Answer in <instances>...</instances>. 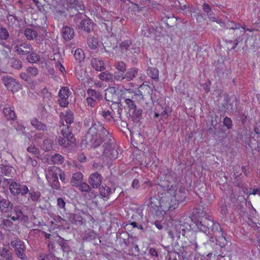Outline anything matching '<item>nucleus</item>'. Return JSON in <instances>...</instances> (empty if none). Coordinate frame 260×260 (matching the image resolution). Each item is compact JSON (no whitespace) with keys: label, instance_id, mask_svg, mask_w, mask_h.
Wrapping results in <instances>:
<instances>
[{"label":"nucleus","instance_id":"nucleus-1","mask_svg":"<svg viewBox=\"0 0 260 260\" xmlns=\"http://www.w3.org/2000/svg\"><path fill=\"white\" fill-rule=\"evenodd\" d=\"M82 143L89 144L93 148L102 146V153L111 159H115L118 157L117 146L114 142L109 132L103 124L97 122H92L91 126L84 136Z\"/></svg>","mask_w":260,"mask_h":260},{"label":"nucleus","instance_id":"nucleus-2","mask_svg":"<svg viewBox=\"0 0 260 260\" xmlns=\"http://www.w3.org/2000/svg\"><path fill=\"white\" fill-rule=\"evenodd\" d=\"M119 48L122 53L125 54L128 57H131V54H138L140 52L139 48L133 45L132 41L131 39L122 41L120 44Z\"/></svg>","mask_w":260,"mask_h":260},{"label":"nucleus","instance_id":"nucleus-3","mask_svg":"<svg viewBox=\"0 0 260 260\" xmlns=\"http://www.w3.org/2000/svg\"><path fill=\"white\" fill-rule=\"evenodd\" d=\"M213 225V220L211 216L205 215L199 217L196 222V225L201 231L207 234L208 229Z\"/></svg>","mask_w":260,"mask_h":260},{"label":"nucleus","instance_id":"nucleus-4","mask_svg":"<svg viewBox=\"0 0 260 260\" xmlns=\"http://www.w3.org/2000/svg\"><path fill=\"white\" fill-rule=\"evenodd\" d=\"M88 97L86 98V101L88 106L90 107H95L98 102L103 99L102 93L97 90L92 88H89L87 91Z\"/></svg>","mask_w":260,"mask_h":260},{"label":"nucleus","instance_id":"nucleus-5","mask_svg":"<svg viewBox=\"0 0 260 260\" xmlns=\"http://www.w3.org/2000/svg\"><path fill=\"white\" fill-rule=\"evenodd\" d=\"M192 219L190 216H184L181 217L179 221H176L175 225L179 231L182 232V233L181 234L184 236L186 231H189L190 229V223Z\"/></svg>","mask_w":260,"mask_h":260},{"label":"nucleus","instance_id":"nucleus-6","mask_svg":"<svg viewBox=\"0 0 260 260\" xmlns=\"http://www.w3.org/2000/svg\"><path fill=\"white\" fill-rule=\"evenodd\" d=\"M11 193L14 196L21 195L23 196L27 194L29 189L27 186L16 182H12L9 186Z\"/></svg>","mask_w":260,"mask_h":260},{"label":"nucleus","instance_id":"nucleus-7","mask_svg":"<svg viewBox=\"0 0 260 260\" xmlns=\"http://www.w3.org/2000/svg\"><path fill=\"white\" fill-rule=\"evenodd\" d=\"M76 187L82 193H87L85 194V197L88 200L94 199L97 196V192L92 189L91 186L84 181Z\"/></svg>","mask_w":260,"mask_h":260},{"label":"nucleus","instance_id":"nucleus-8","mask_svg":"<svg viewBox=\"0 0 260 260\" xmlns=\"http://www.w3.org/2000/svg\"><path fill=\"white\" fill-rule=\"evenodd\" d=\"M11 246L14 248L17 256L21 259H25L26 256L24 253V243L18 238H15L11 242Z\"/></svg>","mask_w":260,"mask_h":260},{"label":"nucleus","instance_id":"nucleus-9","mask_svg":"<svg viewBox=\"0 0 260 260\" xmlns=\"http://www.w3.org/2000/svg\"><path fill=\"white\" fill-rule=\"evenodd\" d=\"M2 81L6 87L12 92H16L20 89L21 85L11 76L6 75L2 77Z\"/></svg>","mask_w":260,"mask_h":260},{"label":"nucleus","instance_id":"nucleus-10","mask_svg":"<svg viewBox=\"0 0 260 260\" xmlns=\"http://www.w3.org/2000/svg\"><path fill=\"white\" fill-rule=\"evenodd\" d=\"M175 188V187L172 185L171 188L169 189L168 192L170 194L173 193L175 200L178 203L183 202L186 198L185 188L181 187L178 189Z\"/></svg>","mask_w":260,"mask_h":260},{"label":"nucleus","instance_id":"nucleus-11","mask_svg":"<svg viewBox=\"0 0 260 260\" xmlns=\"http://www.w3.org/2000/svg\"><path fill=\"white\" fill-rule=\"evenodd\" d=\"M105 100L107 101L117 103L119 101L118 89L115 87H110L105 90Z\"/></svg>","mask_w":260,"mask_h":260},{"label":"nucleus","instance_id":"nucleus-12","mask_svg":"<svg viewBox=\"0 0 260 260\" xmlns=\"http://www.w3.org/2000/svg\"><path fill=\"white\" fill-rule=\"evenodd\" d=\"M206 235L210 237V241L214 242L213 237H219L223 235L224 232L222 231L220 224L217 222H213V225H212L210 228L208 229Z\"/></svg>","mask_w":260,"mask_h":260},{"label":"nucleus","instance_id":"nucleus-13","mask_svg":"<svg viewBox=\"0 0 260 260\" xmlns=\"http://www.w3.org/2000/svg\"><path fill=\"white\" fill-rule=\"evenodd\" d=\"M32 51V47L28 43H22L14 47V51L20 56L27 55Z\"/></svg>","mask_w":260,"mask_h":260},{"label":"nucleus","instance_id":"nucleus-14","mask_svg":"<svg viewBox=\"0 0 260 260\" xmlns=\"http://www.w3.org/2000/svg\"><path fill=\"white\" fill-rule=\"evenodd\" d=\"M103 177L102 175L96 172L90 174L88 182L92 188H98L101 186Z\"/></svg>","mask_w":260,"mask_h":260},{"label":"nucleus","instance_id":"nucleus-15","mask_svg":"<svg viewBox=\"0 0 260 260\" xmlns=\"http://www.w3.org/2000/svg\"><path fill=\"white\" fill-rule=\"evenodd\" d=\"M76 26L86 32H90L92 28V23L89 19L81 20L78 17L75 18Z\"/></svg>","mask_w":260,"mask_h":260},{"label":"nucleus","instance_id":"nucleus-16","mask_svg":"<svg viewBox=\"0 0 260 260\" xmlns=\"http://www.w3.org/2000/svg\"><path fill=\"white\" fill-rule=\"evenodd\" d=\"M10 37L7 29L3 27L0 28V44L5 48H9L10 44H7L6 41Z\"/></svg>","mask_w":260,"mask_h":260},{"label":"nucleus","instance_id":"nucleus-17","mask_svg":"<svg viewBox=\"0 0 260 260\" xmlns=\"http://www.w3.org/2000/svg\"><path fill=\"white\" fill-rule=\"evenodd\" d=\"M58 142L60 146L68 147L69 146L75 143V139L74 137H61L58 138Z\"/></svg>","mask_w":260,"mask_h":260},{"label":"nucleus","instance_id":"nucleus-18","mask_svg":"<svg viewBox=\"0 0 260 260\" xmlns=\"http://www.w3.org/2000/svg\"><path fill=\"white\" fill-rule=\"evenodd\" d=\"M60 121L63 120L66 122V124L70 125L74 122V118L73 113L70 110H67L64 112H61L60 115Z\"/></svg>","mask_w":260,"mask_h":260},{"label":"nucleus","instance_id":"nucleus-19","mask_svg":"<svg viewBox=\"0 0 260 260\" xmlns=\"http://www.w3.org/2000/svg\"><path fill=\"white\" fill-rule=\"evenodd\" d=\"M13 204L7 199L0 197V210L3 213H7L12 209Z\"/></svg>","mask_w":260,"mask_h":260},{"label":"nucleus","instance_id":"nucleus-20","mask_svg":"<svg viewBox=\"0 0 260 260\" xmlns=\"http://www.w3.org/2000/svg\"><path fill=\"white\" fill-rule=\"evenodd\" d=\"M83 181V175L81 172L75 173L72 175L70 183L72 186L77 187Z\"/></svg>","mask_w":260,"mask_h":260},{"label":"nucleus","instance_id":"nucleus-21","mask_svg":"<svg viewBox=\"0 0 260 260\" xmlns=\"http://www.w3.org/2000/svg\"><path fill=\"white\" fill-rule=\"evenodd\" d=\"M139 69L133 67L129 69L127 72H124L125 81L127 82L133 80L138 75Z\"/></svg>","mask_w":260,"mask_h":260},{"label":"nucleus","instance_id":"nucleus-22","mask_svg":"<svg viewBox=\"0 0 260 260\" xmlns=\"http://www.w3.org/2000/svg\"><path fill=\"white\" fill-rule=\"evenodd\" d=\"M62 35L65 40H71L74 37V30L70 27L66 26L62 28Z\"/></svg>","mask_w":260,"mask_h":260},{"label":"nucleus","instance_id":"nucleus-23","mask_svg":"<svg viewBox=\"0 0 260 260\" xmlns=\"http://www.w3.org/2000/svg\"><path fill=\"white\" fill-rule=\"evenodd\" d=\"M91 64L95 70L98 71H102L105 69L103 61L98 58H92L91 60Z\"/></svg>","mask_w":260,"mask_h":260},{"label":"nucleus","instance_id":"nucleus-24","mask_svg":"<svg viewBox=\"0 0 260 260\" xmlns=\"http://www.w3.org/2000/svg\"><path fill=\"white\" fill-rule=\"evenodd\" d=\"M82 238L83 240L85 241H90L92 240H94L96 239L99 240L98 235H97L93 230L86 231L83 235Z\"/></svg>","mask_w":260,"mask_h":260},{"label":"nucleus","instance_id":"nucleus-25","mask_svg":"<svg viewBox=\"0 0 260 260\" xmlns=\"http://www.w3.org/2000/svg\"><path fill=\"white\" fill-rule=\"evenodd\" d=\"M31 125L39 131H47L46 125L41 121H39L36 118L34 117L30 120Z\"/></svg>","mask_w":260,"mask_h":260},{"label":"nucleus","instance_id":"nucleus-26","mask_svg":"<svg viewBox=\"0 0 260 260\" xmlns=\"http://www.w3.org/2000/svg\"><path fill=\"white\" fill-rule=\"evenodd\" d=\"M0 256L5 260H13V254L8 248L5 247H0Z\"/></svg>","mask_w":260,"mask_h":260},{"label":"nucleus","instance_id":"nucleus-27","mask_svg":"<svg viewBox=\"0 0 260 260\" xmlns=\"http://www.w3.org/2000/svg\"><path fill=\"white\" fill-rule=\"evenodd\" d=\"M59 123L61 124L62 128L61 129V134L63 137H74L72 129L70 125L64 124V121H60Z\"/></svg>","mask_w":260,"mask_h":260},{"label":"nucleus","instance_id":"nucleus-28","mask_svg":"<svg viewBox=\"0 0 260 260\" xmlns=\"http://www.w3.org/2000/svg\"><path fill=\"white\" fill-rule=\"evenodd\" d=\"M9 64L12 68L17 70H21L23 67L22 61L19 59L15 57L10 59Z\"/></svg>","mask_w":260,"mask_h":260},{"label":"nucleus","instance_id":"nucleus-29","mask_svg":"<svg viewBox=\"0 0 260 260\" xmlns=\"http://www.w3.org/2000/svg\"><path fill=\"white\" fill-rule=\"evenodd\" d=\"M58 236L59 239L57 241V243L61 246L63 252H69L71 250V248L67 240H64L59 236Z\"/></svg>","mask_w":260,"mask_h":260},{"label":"nucleus","instance_id":"nucleus-30","mask_svg":"<svg viewBox=\"0 0 260 260\" xmlns=\"http://www.w3.org/2000/svg\"><path fill=\"white\" fill-rule=\"evenodd\" d=\"M99 78L102 81L106 82H113V75L108 71L102 72L99 75Z\"/></svg>","mask_w":260,"mask_h":260},{"label":"nucleus","instance_id":"nucleus-31","mask_svg":"<svg viewBox=\"0 0 260 260\" xmlns=\"http://www.w3.org/2000/svg\"><path fill=\"white\" fill-rule=\"evenodd\" d=\"M28 193L29 197L28 200H30L34 203L40 202L41 197V193L40 191L31 190L29 192L28 191Z\"/></svg>","mask_w":260,"mask_h":260},{"label":"nucleus","instance_id":"nucleus-32","mask_svg":"<svg viewBox=\"0 0 260 260\" xmlns=\"http://www.w3.org/2000/svg\"><path fill=\"white\" fill-rule=\"evenodd\" d=\"M24 34L26 39L29 40H34L38 36L37 32L35 30L29 28L25 29Z\"/></svg>","mask_w":260,"mask_h":260},{"label":"nucleus","instance_id":"nucleus-33","mask_svg":"<svg viewBox=\"0 0 260 260\" xmlns=\"http://www.w3.org/2000/svg\"><path fill=\"white\" fill-rule=\"evenodd\" d=\"M69 218L72 222H74L75 224H82V217L79 213L70 214Z\"/></svg>","mask_w":260,"mask_h":260},{"label":"nucleus","instance_id":"nucleus-34","mask_svg":"<svg viewBox=\"0 0 260 260\" xmlns=\"http://www.w3.org/2000/svg\"><path fill=\"white\" fill-rule=\"evenodd\" d=\"M63 157L59 154L56 153L51 158V164L61 165L63 162Z\"/></svg>","mask_w":260,"mask_h":260},{"label":"nucleus","instance_id":"nucleus-35","mask_svg":"<svg viewBox=\"0 0 260 260\" xmlns=\"http://www.w3.org/2000/svg\"><path fill=\"white\" fill-rule=\"evenodd\" d=\"M26 59L30 63L38 62L40 61V57L37 53H34L33 50L27 54Z\"/></svg>","mask_w":260,"mask_h":260},{"label":"nucleus","instance_id":"nucleus-36","mask_svg":"<svg viewBox=\"0 0 260 260\" xmlns=\"http://www.w3.org/2000/svg\"><path fill=\"white\" fill-rule=\"evenodd\" d=\"M113 191L108 186H102L100 188V193L104 198L108 199L109 197Z\"/></svg>","mask_w":260,"mask_h":260},{"label":"nucleus","instance_id":"nucleus-37","mask_svg":"<svg viewBox=\"0 0 260 260\" xmlns=\"http://www.w3.org/2000/svg\"><path fill=\"white\" fill-rule=\"evenodd\" d=\"M13 225V222L9 219H3L0 220V227L5 230L9 231Z\"/></svg>","mask_w":260,"mask_h":260},{"label":"nucleus","instance_id":"nucleus-38","mask_svg":"<svg viewBox=\"0 0 260 260\" xmlns=\"http://www.w3.org/2000/svg\"><path fill=\"white\" fill-rule=\"evenodd\" d=\"M13 170V168L9 165H1L0 166V172L5 176H9Z\"/></svg>","mask_w":260,"mask_h":260},{"label":"nucleus","instance_id":"nucleus-39","mask_svg":"<svg viewBox=\"0 0 260 260\" xmlns=\"http://www.w3.org/2000/svg\"><path fill=\"white\" fill-rule=\"evenodd\" d=\"M113 66L116 70L120 72L124 73L126 71V65L123 61H116Z\"/></svg>","mask_w":260,"mask_h":260},{"label":"nucleus","instance_id":"nucleus-40","mask_svg":"<svg viewBox=\"0 0 260 260\" xmlns=\"http://www.w3.org/2000/svg\"><path fill=\"white\" fill-rule=\"evenodd\" d=\"M181 233H182V232L179 231L177 228H176L175 225L174 228H172V229L168 231L169 236L173 240H174L175 237L179 238L180 235H181Z\"/></svg>","mask_w":260,"mask_h":260},{"label":"nucleus","instance_id":"nucleus-41","mask_svg":"<svg viewBox=\"0 0 260 260\" xmlns=\"http://www.w3.org/2000/svg\"><path fill=\"white\" fill-rule=\"evenodd\" d=\"M87 44L88 47L91 49H95L96 48L98 44V42L96 38L91 36H89L87 38Z\"/></svg>","mask_w":260,"mask_h":260},{"label":"nucleus","instance_id":"nucleus-42","mask_svg":"<svg viewBox=\"0 0 260 260\" xmlns=\"http://www.w3.org/2000/svg\"><path fill=\"white\" fill-rule=\"evenodd\" d=\"M3 113L5 116L8 119L14 120L15 118V112L10 108H4L3 109Z\"/></svg>","mask_w":260,"mask_h":260},{"label":"nucleus","instance_id":"nucleus-43","mask_svg":"<svg viewBox=\"0 0 260 260\" xmlns=\"http://www.w3.org/2000/svg\"><path fill=\"white\" fill-rule=\"evenodd\" d=\"M147 71L148 75L151 78L157 79L158 78V70L156 68L149 67Z\"/></svg>","mask_w":260,"mask_h":260},{"label":"nucleus","instance_id":"nucleus-44","mask_svg":"<svg viewBox=\"0 0 260 260\" xmlns=\"http://www.w3.org/2000/svg\"><path fill=\"white\" fill-rule=\"evenodd\" d=\"M69 92V89L68 87H62L59 91L58 96L60 99H68Z\"/></svg>","mask_w":260,"mask_h":260},{"label":"nucleus","instance_id":"nucleus-45","mask_svg":"<svg viewBox=\"0 0 260 260\" xmlns=\"http://www.w3.org/2000/svg\"><path fill=\"white\" fill-rule=\"evenodd\" d=\"M53 141L50 139H45L43 141L42 144V148L46 151H48L52 149Z\"/></svg>","mask_w":260,"mask_h":260},{"label":"nucleus","instance_id":"nucleus-46","mask_svg":"<svg viewBox=\"0 0 260 260\" xmlns=\"http://www.w3.org/2000/svg\"><path fill=\"white\" fill-rule=\"evenodd\" d=\"M26 71L30 78V77H36L39 74V70L34 66L28 67Z\"/></svg>","mask_w":260,"mask_h":260},{"label":"nucleus","instance_id":"nucleus-47","mask_svg":"<svg viewBox=\"0 0 260 260\" xmlns=\"http://www.w3.org/2000/svg\"><path fill=\"white\" fill-rule=\"evenodd\" d=\"M48 169L49 172H52V180H58L57 172L59 173L60 169L56 167H50Z\"/></svg>","mask_w":260,"mask_h":260},{"label":"nucleus","instance_id":"nucleus-48","mask_svg":"<svg viewBox=\"0 0 260 260\" xmlns=\"http://www.w3.org/2000/svg\"><path fill=\"white\" fill-rule=\"evenodd\" d=\"M216 239V244L219 245L221 247L225 246L226 244V240L223 235H220L219 237H215Z\"/></svg>","mask_w":260,"mask_h":260},{"label":"nucleus","instance_id":"nucleus-49","mask_svg":"<svg viewBox=\"0 0 260 260\" xmlns=\"http://www.w3.org/2000/svg\"><path fill=\"white\" fill-rule=\"evenodd\" d=\"M114 80L122 82L125 80L124 73L120 72H115L113 75V81Z\"/></svg>","mask_w":260,"mask_h":260},{"label":"nucleus","instance_id":"nucleus-50","mask_svg":"<svg viewBox=\"0 0 260 260\" xmlns=\"http://www.w3.org/2000/svg\"><path fill=\"white\" fill-rule=\"evenodd\" d=\"M8 50L4 49L0 50V55L5 59H8L10 58V54L11 52L12 47L10 45V48H7Z\"/></svg>","mask_w":260,"mask_h":260},{"label":"nucleus","instance_id":"nucleus-51","mask_svg":"<svg viewBox=\"0 0 260 260\" xmlns=\"http://www.w3.org/2000/svg\"><path fill=\"white\" fill-rule=\"evenodd\" d=\"M224 27L226 29H236L240 28V24H236L233 22H230L229 21L227 23H225Z\"/></svg>","mask_w":260,"mask_h":260},{"label":"nucleus","instance_id":"nucleus-52","mask_svg":"<svg viewBox=\"0 0 260 260\" xmlns=\"http://www.w3.org/2000/svg\"><path fill=\"white\" fill-rule=\"evenodd\" d=\"M224 103L223 104L224 107L226 110H229L230 109H233V105L231 103V98L229 95H226L224 98Z\"/></svg>","mask_w":260,"mask_h":260},{"label":"nucleus","instance_id":"nucleus-53","mask_svg":"<svg viewBox=\"0 0 260 260\" xmlns=\"http://www.w3.org/2000/svg\"><path fill=\"white\" fill-rule=\"evenodd\" d=\"M83 52L81 49H77L75 50L74 53V57L77 60L81 61L83 59Z\"/></svg>","mask_w":260,"mask_h":260},{"label":"nucleus","instance_id":"nucleus-54","mask_svg":"<svg viewBox=\"0 0 260 260\" xmlns=\"http://www.w3.org/2000/svg\"><path fill=\"white\" fill-rule=\"evenodd\" d=\"M27 150L29 152L34 154L35 156L38 157L40 154L39 149L34 145H30Z\"/></svg>","mask_w":260,"mask_h":260},{"label":"nucleus","instance_id":"nucleus-55","mask_svg":"<svg viewBox=\"0 0 260 260\" xmlns=\"http://www.w3.org/2000/svg\"><path fill=\"white\" fill-rule=\"evenodd\" d=\"M43 99L45 102H47L50 100L51 97V93L49 92L47 89L44 88L41 92Z\"/></svg>","mask_w":260,"mask_h":260},{"label":"nucleus","instance_id":"nucleus-56","mask_svg":"<svg viewBox=\"0 0 260 260\" xmlns=\"http://www.w3.org/2000/svg\"><path fill=\"white\" fill-rule=\"evenodd\" d=\"M102 115L107 120L111 121L112 119H113V115L112 114V113L109 111H102Z\"/></svg>","mask_w":260,"mask_h":260},{"label":"nucleus","instance_id":"nucleus-57","mask_svg":"<svg viewBox=\"0 0 260 260\" xmlns=\"http://www.w3.org/2000/svg\"><path fill=\"white\" fill-rule=\"evenodd\" d=\"M220 213L223 216H226L228 213V209L227 208V206L225 204V201H221V204L220 206Z\"/></svg>","mask_w":260,"mask_h":260},{"label":"nucleus","instance_id":"nucleus-58","mask_svg":"<svg viewBox=\"0 0 260 260\" xmlns=\"http://www.w3.org/2000/svg\"><path fill=\"white\" fill-rule=\"evenodd\" d=\"M52 256L51 254H46L41 252L38 254L37 257L39 260H49L50 257Z\"/></svg>","mask_w":260,"mask_h":260},{"label":"nucleus","instance_id":"nucleus-59","mask_svg":"<svg viewBox=\"0 0 260 260\" xmlns=\"http://www.w3.org/2000/svg\"><path fill=\"white\" fill-rule=\"evenodd\" d=\"M124 102L127 106V107L129 108V111H131L133 109H134L136 106L134 102L130 99H125L124 100Z\"/></svg>","mask_w":260,"mask_h":260},{"label":"nucleus","instance_id":"nucleus-60","mask_svg":"<svg viewBox=\"0 0 260 260\" xmlns=\"http://www.w3.org/2000/svg\"><path fill=\"white\" fill-rule=\"evenodd\" d=\"M130 112L135 116H136L137 118H139L141 115V114H142V110L141 109H140V108H137V106H136Z\"/></svg>","mask_w":260,"mask_h":260},{"label":"nucleus","instance_id":"nucleus-61","mask_svg":"<svg viewBox=\"0 0 260 260\" xmlns=\"http://www.w3.org/2000/svg\"><path fill=\"white\" fill-rule=\"evenodd\" d=\"M223 124L228 128L230 129L232 126V121L230 118L226 117L223 119Z\"/></svg>","mask_w":260,"mask_h":260},{"label":"nucleus","instance_id":"nucleus-62","mask_svg":"<svg viewBox=\"0 0 260 260\" xmlns=\"http://www.w3.org/2000/svg\"><path fill=\"white\" fill-rule=\"evenodd\" d=\"M68 99H59L58 100V104L61 107H67L69 105Z\"/></svg>","mask_w":260,"mask_h":260},{"label":"nucleus","instance_id":"nucleus-63","mask_svg":"<svg viewBox=\"0 0 260 260\" xmlns=\"http://www.w3.org/2000/svg\"><path fill=\"white\" fill-rule=\"evenodd\" d=\"M66 202L62 198H59L57 199V206L58 208L65 209Z\"/></svg>","mask_w":260,"mask_h":260},{"label":"nucleus","instance_id":"nucleus-64","mask_svg":"<svg viewBox=\"0 0 260 260\" xmlns=\"http://www.w3.org/2000/svg\"><path fill=\"white\" fill-rule=\"evenodd\" d=\"M51 186L56 190H60V185L58 180H52V181L51 182Z\"/></svg>","mask_w":260,"mask_h":260}]
</instances>
